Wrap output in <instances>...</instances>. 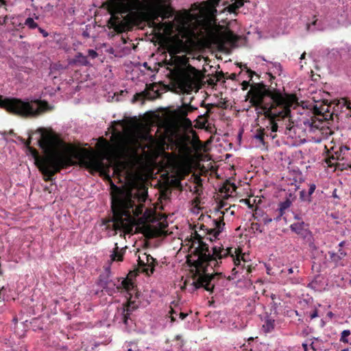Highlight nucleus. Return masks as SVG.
<instances>
[{
	"mask_svg": "<svg viewBox=\"0 0 351 351\" xmlns=\"http://www.w3.org/2000/svg\"><path fill=\"white\" fill-rule=\"evenodd\" d=\"M199 245L195 248L193 254L197 257L193 261L192 266L197 268L199 271L196 280L193 281L192 285L194 290L199 288H204L207 291L213 293L215 289V285L212 284L215 276H222V273L208 274V267L212 268L219 267L221 263V260L232 254V247L224 249L223 245H215L212 247V253L209 250L208 245L203 241L198 242Z\"/></svg>",
	"mask_w": 351,
	"mask_h": 351,
	"instance_id": "1",
	"label": "nucleus"
},
{
	"mask_svg": "<svg viewBox=\"0 0 351 351\" xmlns=\"http://www.w3.org/2000/svg\"><path fill=\"white\" fill-rule=\"evenodd\" d=\"M41 131L40 138L38 141L39 147L44 150L45 155L36 160V166L43 176L46 182H51L54 176L60 173L62 169L67 167L71 163V158L64 152L58 149L60 139L53 132Z\"/></svg>",
	"mask_w": 351,
	"mask_h": 351,
	"instance_id": "2",
	"label": "nucleus"
},
{
	"mask_svg": "<svg viewBox=\"0 0 351 351\" xmlns=\"http://www.w3.org/2000/svg\"><path fill=\"white\" fill-rule=\"evenodd\" d=\"M114 193L111 197V207L113 217L111 221L113 222V228L115 230L130 231L132 230L134 223L132 217L133 215L138 217L143 214L145 196L141 197L142 202L136 205L131 192L125 193L121 188L112 184Z\"/></svg>",
	"mask_w": 351,
	"mask_h": 351,
	"instance_id": "3",
	"label": "nucleus"
},
{
	"mask_svg": "<svg viewBox=\"0 0 351 351\" xmlns=\"http://www.w3.org/2000/svg\"><path fill=\"white\" fill-rule=\"evenodd\" d=\"M0 108L10 113L25 118L37 117L52 108L46 100L3 97L1 95Z\"/></svg>",
	"mask_w": 351,
	"mask_h": 351,
	"instance_id": "4",
	"label": "nucleus"
},
{
	"mask_svg": "<svg viewBox=\"0 0 351 351\" xmlns=\"http://www.w3.org/2000/svg\"><path fill=\"white\" fill-rule=\"evenodd\" d=\"M282 91L275 87H268L264 82L252 83L251 88L247 94V97H250V103L255 110H260V107L265 105L264 99L269 97L276 106L280 105L282 102L280 95Z\"/></svg>",
	"mask_w": 351,
	"mask_h": 351,
	"instance_id": "5",
	"label": "nucleus"
},
{
	"mask_svg": "<svg viewBox=\"0 0 351 351\" xmlns=\"http://www.w3.org/2000/svg\"><path fill=\"white\" fill-rule=\"evenodd\" d=\"M95 283L101 288V291H105L110 296L123 291L130 293L135 288L134 282L128 278H117L112 280L107 275H99Z\"/></svg>",
	"mask_w": 351,
	"mask_h": 351,
	"instance_id": "6",
	"label": "nucleus"
},
{
	"mask_svg": "<svg viewBox=\"0 0 351 351\" xmlns=\"http://www.w3.org/2000/svg\"><path fill=\"white\" fill-rule=\"evenodd\" d=\"M127 301L118 307L114 317V322L118 324L123 325L125 331L130 332L134 330L136 326L134 319L132 317V313L138 308L136 300H132V293H126Z\"/></svg>",
	"mask_w": 351,
	"mask_h": 351,
	"instance_id": "7",
	"label": "nucleus"
},
{
	"mask_svg": "<svg viewBox=\"0 0 351 351\" xmlns=\"http://www.w3.org/2000/svg\"><path fill=\"white\" fill-rule=\"evenodd\" d=\"M139 0H109L108 12L111 16L107 21L109 29H113L118 34L119 25L117 14H128L134 9Z\"/></svg>",
	"mask_w": 351,
	"mask_h": 351,
	"instance_id": "8",
	"label": "nucleus"
},
{
	"mask_svg": "<svg viewBox=\"0 0 351 351\" xmlns=\"http://www.w3.org/2000/svg\"><path fill=\"white\" fill-rule=\"evenodd\" d=\"M239 39V36L230 29L225 31H213L210 32L208 36L210 44L223 52L227 51L228 46L237 47Z\"/></svg>",
	"mask_w": 351,
	"mask_h": 351,
	"instance_id": "9",
	"label": "nucleus"
},
{
	"mask_svg": "<svg viewBox=\"0 0 351 351\" xmlns=\"http://www.w3.org/2000/svg\"><path fill=\"white\" fill-rule=\"evenodd\" d=\"M280 97L282 99V104L279 106H276V103H274L275 109L277 108H282V110L276 112V120H284L286 118L291 117V107L293 103L295 101L296 97L294 95L282 93Z\"/></svg>",
	"mask_w": 351,
	"mask_h": 351,
	"instance_id": "10",
	"label": "nucleus"
},
{
	"mask_svg": "<svg viewBox=\"0 0 351 351\" xmlns=\"http://www.w3.org/2000/svg\"><path fill=\"white\" fill-rule=\"evenodd\" d=\"M223 0H207L204 1L203 3L205 5V8L203 10V14L204 15V20L209 25H217V10L216 7Z\"/></svg>",
	"mask_w": 351,
	"mask_h": 351,
	"instance_id": "11",
	"label": "nucleus"
},
{
	"mask_svg": "<svg viewBox=\"0 0 351 351\" xmlns=\"http://www.w3.org/2000/svg\"><path fill=\"white\" fill-rule=\"evenodd\" d=\"M308 223L302 221L293 223L290 226V228L292 232L300 235L304 241L309 243V245H311L313 237L311 231L308 229Z\"/></svg>",
	"mask_w": 351,
	"mask_h": 351,
	"instance_id": "12",
	"label": "nucleus"
},
{
	"mask_svg": "<svg viewBox=\"0 0 351 351\" xmlns=\"http://www.w3.org/2000/svg\"><path fill=\"white\" fill-rule=\"evenodd\" d=\"M155 86V84H150L147 85L146 90H144L140 93H137L134 95L132 102L134 103L142 99H154L156 97L160 98L161 97V93L158 90H154Z\"/></svg>",
	"mask_w": 351,
	"mask_h": 351,
	"instance_id": "13",
	"label": "nucleus"
},
{
	"mask_svg": "<svg viewBox=\"0 0 351 351\" xmlns=\"http://www.w3.org/2000/svg\"><path fill=\"white\" fill-rule=\"evenodd\" d=\"M187 50L182 40L177 39L174 42L170 43L167 47V51L173 56L178 53H184Z\"/></svg>",
	"mask_w": 351,
	"mask_h": 351,
	"instance_id": "14",
	"label": "nucleus"
},
{
	"mask_svg": "<svg viewBox=\"0 0 351 351\" xmlns=\"http://www.w3.org/2000/svg\"><path fill=\"white\" fill-rule=\"evenodd\" d=\"M214 228L206 229V234L208 235H212L215 237V239H217L218 236L221 233L223 230L225 223L223 221V217L221 216L217 219L213 220Z\"/></svg>",
	"mask_w": 351,
	"mask_h": 351,
	"instance_id": "15",
	"label": "nucleus"
},
{
	"mask_svg": "<svg viewBox=\"0 0 351 351\" xmlns=\"http://www.w3.org/2000/svg\"><path fill=\"white\" fill-rule=\"evenodd\" d=\"M149 26L154 28L158 31L169 30L173 27V23L171 21L161 22L154 19V17L151 15L149 21Z\"/></svg>",
	"mask_w": 351,
	"mask_h": 351,
	"instance_id": "16",
	"label": "nucleus"
},
{
	"mask_svg": "<svg viewBox=\"0 0 351 351\" xmlns=\"http://www.w3.org/2000/svg\"><path fill=\"white\" fill-rule=\"evenodd\" d=\"M119 25L117 28L118 34H121L132 29L133 25V20L131 16L127 14L123 17V20H121L119 16Z\"/></svg>",
	"mask_w": 351,
	"mask_h": 351,
	"instance_id": "17",
	"label": "nucleus"
},
{
	"mask_svg": "<svg viewBox=\"0 0 351 351\" xmlns=\"http://www.w3.org/2000/svg\"><path fill=\"white\" fill-rule=\"evenodd\" d=\"M260 110L263 111V115L269 121V123L276 121V112H273V110H275L274 103L273 101L272 104H266L261 106Z\"/></svg>",
	"mask_w": 351,
	"mask_h": 351,
	"instance_id": "18",
	"label": "nucleus"
},
{
	"mask_svg": "<svg viewBox=\"0 0 351 351\" xmlns=\"http://www.w3.org/2000/svg\"><path fill=\"white\" fill-rule=\"evenodd\" d=\"M90 64L86 56L81 52L77 53L75 57L69 60V65L71 66H88Z\"/></svg>",
	"mask_w": 351,
	"mask_h": 351,
	"instance_id": "19",
	"label": "nucleus"
},
{
	"mask_svg": "<svg viewBox=\"0 0 351 351\" xmlns=\"http://www.w3.org/2000/svg\"><path fill=\"white\" fill-rule=\"evenodd\" d=\"M328 253L330 261L334 263L335 267L340 265V261L347 255L346 252L341 249H339L337 253L333 252Z\"/></svg>",
	"mask_w": 351,
	"mask_h": 351,
	"instance_id": "20",
	"label": "nucleus"
},
{
	"mask_svg": "<svg viewBox=\"0 0 351 351\" xmlns=\"http://www.w3.org/2000/svg\"><path fill=\"white\" fill-rule=\"evenodd\" d=\"M125 250L124 248H122L119 251L117 243H115L114 248L113 249L112 254H110V261H122L123 260V255L125 254Z\"/></svg>",
	"mask_w": 351,
	"mask_h": 351,
	"instance_id": "21",
	"label": "nucleus"
},
{
	"mask_svg": "<svg viewBox=\"0 0 351 351\" xmlns=\"http://www.w3.org/2000/svg\"><path fill=\"white\" fill-rule=\"evenodd\" d=\"M151 15L158 21H159V18H162L163 19L169 18V10L166 8H161L159 10L154 11Z\"/></svg>",
	"mask_w": 351,
	"mask_h": 351,
	"instance_id": "22",
	"label": "nucleus"
},
{
	"mask_svg": "<svg viewBox=\"0 0 351 351\" xmlns=\"http://www.w3.org/2000/svg\"><path fill=\"white\" fill-rule=\"evenodd\" d=\"M265 319V324H263V328L265 332H269L274 328L275 320L268 314L266 315Z\"/></svg>",
	"mask_w": 351,
	"mask_h": 351,
	"instance_id": "23",
	"label": "nucleus"
},
{
	"mask_svg": "<svg viewBox=\"0 0 351 351\" xmlns=\"http://www.w3.org/2000/svg\"><path fill=\"white\" fill-rule=\"evenodd\" d=\"M176 114L180 118H184L187 117L189 113V110L188 108L186 106L185 103H182L181 106H178L177 109L175 110Z\"/></svg>",
	"mask_w": 351,
	"mask_h": 351,
	"instance_id": "24",
	"label": "nucleus"
},
{
	"mask_svg": "<svg viewBox=\"0 0 351 351\" xmlns=\"http://www.w3.org/2000/svg\"><path fill=\"white\" fill-rule=\"evenodd\" d=\"M31 327L34 331H43L44 330V324L39 318H34L30 322Z\"/></svg>",
	"mask_w": 351,
	"mask_h": 351,
	"instance_id": "25",
	"label": "nucleus"
},
{
	"mask_svg": "<svg viewBox=\"0 0 351 351\" xmlns=\"http://www.w3.org/2000/svg\"><path fill=\"white\" fill-rule=\"evenodd\" d=\"M243 5V3L241 0H236L234 3L229 5L227 8L229 12H234L237 10Z\"/></svg>",
	"mask_w": 351,
	"mask_h": 351,
	"instance_id": "26",
	"label": "nucleus"
},
{
	"mask_svg": "<svg viewBox=\"0 0 351 351\" xmlns=\"http://www.w3.org/2000/svg\"><path fill=\"white\" fill-rule=\"evenodd\" d=\"M300 200L302 202L310 204L312 202L313 198L303 189L300 191Z\"/></svg>",
	"mask_w": 351,
	"mask_h": 351,
	"instance_id": "27",
	"label": "nucleus"
},
{
	"mask_svg": "<svg viewBox=\"0 0 351 351\" xmlns=\"http://www.w3.org/2000/svg\"><path fill=\"white\" fill-rule=\"evenodd\" d=\"M264 128H259L256 130V134L253 136V138L258 140L261 143L265 145L264 141Z\"/></svg>",
	"mask_w": 351,
	"mask_h": 351,
	"instance_id": "28",
	"label": "nucleus"
},
{
	"mask_svg": "<svg viewBox=\"0 0 351 351\" xmlns=\"http://www.w3.org/2000/svg\"><path fill=\"white\" fill-rule=\"evenodd\" d=\"M138 269L141 270L142 273L148 274L147 267H146V261H145L141 256L138 257Z\"/></svg>",
	"mask_w": 351,
	"mask_h": 351,
	"instance_id": "29",
	"label": "nucleus"
},
{
	"mask_svg": "<svg viewBox=\"0 0 351 351\" xmlns=\"http://www.w3.org/2000/svg\"><path fill=\"white\" fill-rule=\"evenodd\" d=\"M24 25H27L31 29H34L38 27V23H36L34 20L31 17H28L25 20Z\"/></svg>",
	"mask_w": 351,
	"mask_h": 351,
	"instance_id": "30",
	"label": "nucleus"
},
{
	"mask_svg": "<svg viewBox=\"0 0 351 351\" xmlns=\"http://www.w3.org/2000/svg\"><path fill=\"white\" fill-rule=\"evenodd\" d=\"M158 265V261L156 263H152V261L147 262L146 261V267H147L148 274H146L147 276H150L154 274L155 271V267Z\"/></svg>",
	"mask_w": 351,
	"mask_h": 351,
	"instance_id": "31",
	"label": "nucleus"
},
{
	"mask_svg": "<svg viewBox=\"0 0 351 351\" xmlns=\"http://www.w3.org/2000/svg\"><path fill=\"white\" fill-rule=\"evenodd\" d=\"M234 253L236 254V256L237 258H234V254L232 252V256L231 255H229L228 256H231L233 258V261H234V263L236 266H238L239 265H240L241 263V259L239 258L240 255L242 254L241 251L240 250V249L237 248V249H235V251H234Z\"/></svg>",
	"mask_w": 351,
	"mask_h": 351,
	"instance_id": "32",
	"label": "nucleus"
},
{
	"mask_svg": "<svg viewBox=\"0 0 351 351\" xmlns=\"http://www.w3.org/2000/svg\"><path fill=\"white\" fill-rule=\"evenodd\" d=\"M10 347V351H27L26 345H21L20 343H19L18 344L14 343L13 345H11Z\"/></svg>",
	"mask_w": 351,
	"mask_h": 351,
	"instance_id": "33",
	"label": "nucleus"
},
{
	"mask_svg": "<svg viewBox=\"0 0 351 351\" xmlns=\"http://www.w3.org/2000/svg\"><path fill=\"white\" fill-rule=\"evenodd\" d=\"M190 173V170L187 167H182L180 169L178 177L180 178V179H185V178Z\"/></svg>",
	"mask_w": 351,
	"mask_h": 351,
	"instance_id": "34",
	"label": "nucleus"
},
{
	"mask_svg": "<svg viewBox=\"0 0 351 351\" xmlns=\"http://www.w3.org/2000/svg\"><path fill=\"white\" fill-rule=\"evenodd\" d=\"M91 166L95 169L99 170L104 167V162L101 160L95 159L91 162Z\"/></svg>",
	"mask_w": 351,
	"mask_h": 351,
	"instance_id": "35",
	"label": "nucleus"
},
{
	"mask_svg": "<svg viewBox=\"0 0 351 351\" xmlns=\"http://www.w3.org/2000/svg\"><path fill=\"white\" fill-rule=\"evenodd\" d=\"M350 330H344L341 332L340 341L343 343H348V339L347 337L350 335Z\"/></svg>",
	"mask_w": 351,
	"mask_h": 351,
	"instance_id": "36",
	"label": "nucleus"
},
{
	"mask_svg": "<svg viewBox=\"0 0 351 351\" xmlns=\"http://www.w3.org/2000/svg\"><path fill=\"white\" fill-rule=\"evenodd\" d=\"M291 205V200L289 198H287L284 202H281L279 203V206L281 207V209L286 210L289 208Z\"/></svg>",
	"mask_w": 351,
	"mask_h": 351,
	"instance_id": "37",
	"label": "nucleus"
},
{
	"mask_svg": "<svg viewBox=\"0 0 351 351\" xmlns=\"http://www.w3.org/2000/svg\"><path fill=\"white\" fill-rule=\"evenodd\" d=\"M242 70H245L246 72L248 74V77L250 78V80H252V78L253 77V76L254 75H256V72L251 70L250 69H249L246 64H242V68H241Z\"/></svg>",
	"mask_w": 351,
	"mask_h": 351,
	"instance_id": "38",
	"label": "nucleus"
},
{
	"mask_svg": "<svg viewBox=\"0 0 351 351\" xmlns=\"http://www.w3.org/2000/svg\"><path fill=\"white\" fill-rule=\"evenodd\" d=\"M270 63L274 66L276 70H274L275 73H278V75H280V73L282 71V66L279 62H270Z\"/></svg>",
	"mask_w": 351,
	"mask_h": 351,
	"instance_id": "39",
	"label": "nucleus"
},
{
	"mask_svg": "<svg viewBox=\"0 0 351 351\" xmlns=\"http://www.w3.org/2000/svg\"><path fill=\"white\" fill-rule=\"evenodd\" d=\"M191 239L193 240V243H198L203 239V237L199 234H198L197 231H195Z\"/></svg>",
	"mask_w": 351,
	"mask_h": 351,
	"instance_id": "40",
	"label": "nucleus"
},
{
	"mask_svg": "<svg viewBox=\"0 0 351 351\" xmlns=\"http://www.w3.org/2000/svg\"><path fill=\"white\" fill-rule=\"evenodd\" d=\"M64 69H65V67H64L62 64H61L60 63H56L51 66V70L52 71H53L63 70Z\"/></svg>",
	"mask_w": 351,
	"mask_h": 351,
	"instance_id": "41",
	"label": "nucleus"
},
{
	"mask_svg": "<svg viewBox=\"0 0 351 351\" xmlns=\"http://www.w3.org/2000/svg\"><path fill=\"white\" fill-rule=\"evenodd\" d=\"M316 189V185L314 184V183H312V184H309V189H308V194L312 197V195L313 193L315 192Z\"/></svg>",
	"mask_w": 351,
	"mask_h": 351,
	"instance_id": "42",
	"label": "nucleus"
},
{
	"mask_svg": "<svg viewBox=\"0 0 351 351\" xmlns=\"http://www.w3.org/2000/svg\"><path fill=\"white\" fill-rule=\"evenodd\" d=\"M271 125V130L272 132H276L278 130V125L276 123V121L270 122Z\"/></svg>",
	"mask_w": 351,
	"mask_h": 351,
	"instance_id": "43",
	"label": "nucleus"
},
{
	"mask_svg": "<svg viewBox=\"0 0 351 351\" xmlns=\"http://www.w3.org/2000/svg\"><path fill=\"white\" fill-rule=\"evenodd\" d=\"M183 124L186 127L192 126V121L190 119L187 118V117L182 118Z\"/></svg>",
	"mask_w": 351,
	"mask_h": 351,
	"instance_id": "44",
	"label": "nucleus"
},
{
	"mask_svg": "<svg viewBox=\"0 0 351 351\" xmlns=\"http://www.w3.org/2000/svg\"><path fill=\"white\" fill-rule=\"evenodd\" d=\"M143 256H145L146 261H152V263H156L157 260L153 258L150 254H147L146 253H144Z\"/></svg>",
	"mask_w": 351,
	"mask_h": 351,
	"instance_id": "45",
	"label": "nucleus"
},
{
	"mask_svg": "<svg viewBox=\"0 0 351 351\" xmlns=\"http://www.w3.org/2000/svg\"><path fill=\"white\" fill-rule=\"evenodd\" d=\"M183 179H180V178H178L175 179L174 180V184L176 186V188L178 189H182V184L181 183V180H182Z\"/></svg>",
	"mask_w": 351,
	"mask_h": 351,
	"instance_id": "46",
	"label": "nucleus"
},
{
	"mask_svg": "<svg viewBox=\"0 0 351 351\" xmlns=\"http://www.w3.org/2000/svg\"><path fill=\"white\" fill-rule=\"evenodd\" d=\"M252 84H250V81H246V80H244L243 81V82L241 83V86H242V89L243 90H245L248 88V87L250 86H251Z\"/></svg>",
	"mask_w": 351,
	"mask_h": 351,
	"instance_id": "47",
	"label": "nucleus"
},
{
	"mask_svg": "<svg viewBox=\"0 0 351 351\" xmlns=\"http://www.w3.org/2000/svg\"><path fill=\"white\" fill-rule=\"evenodd\" d=\"M110 274H111L110 266L108 265L105 267L104 272L101 273L100 275H107L108 276V278H110Z\"/></svg>",
	"mask_w": 351,
	"mask_h": 351,
	"instance_id": "48",
	"label": "nucleus"
},
{
	"mask_svg": "<svg viewBox=\"0 0 351 351\" xmlns=\"http://www.w3.org/2000/svg\"><path fill=\"white\" fill-rule=\"evenodd\" d=\"M310 319H313L317 317H318V310L315 308L309 315Z\"/></svg>",
	"mask_w": 351,
	"mask_h": 351,
	"instance_id": "49",
	"label": "nucleus"
},
{
	"mask_svg": "<svg viewBox=\"0 0 351 351\" xmlns=\"http://www.w3.org/2000/svg\"><path fill=\"white\" fill-rule=\"evenodd\" d=\"M37 28H38V29L39 32H40V34H42V35L43 36V37L46 38V37H47V36H49L48 32H47L46 30H45L44 29H43V28L40 27L39 26H38V27H37Z\"/></svg>",
	"mask_w": 351,
	"mask_h": 351,
	"instance_id": "50",
	"label": "nucleus"
},
{
	"mask_svg": "<svg viewBox=\"0 0 351 351\" xmlns=\"http://www.w3.org/2000/svg\"><path fill=\"white\" fill-rule=\"evenodd\" d=\"M289 198L291 200V202H293L296 199V196L294 193H289L287 195L286 199Z\"/></svg>",
	"mask_w": 351,
	"mask_h": 351,
	"instance_id": "51",
	"label": "nucleus"
},
{
	"mask_svg": "<svg viewBox=\"0 0 351 351\" xmlns=\"http://www.w3.org/2000/svg\"><path fill=\"white\" fill-rule=\"evenodd\" d=\"M186 106L188 108L189 110V112H193L196 110H197V107H195L192 105H191V104H185Z\"/></svg>",
	"mask_w": 351,
	"mask_h": 351,
	"instance_id": "52",
	"label": "nucleus"
},
{
	"mask_svg": "<svg viewBox=\"0 0 351 351\" xmlns=\"http://www.w3.org/2000/svg\"><path fill=\"white\" fill-rule=\"evenodd\" d=\"M88 55L92 58H95L97 56V53L93 49H88Z\"/></svg>",
	"mask_w": 351,
	"mask_h": 351,
	"instance_id": "53",
	"label": "nucleus"
},
{
	"mask_svg": "<svg viewBox=\"0 0 351 351\" xmlns=\"http://www.w3.org/2000/svg\"><path fill=\"white\" fill-rule=\"evenodd\" d=\"M252 226L256 228V231H258L259 232H263V230L261 228V225L259 223H252Z\"/></svg>",
	"mask_w": 351,
	"mask_h": 351,
	"instance_id": "54",
	"label": "nucleus"
},
{
	"mask_svg": "<svg viewBox=\"0 0 351 351\" xmlns=\"http://www.w3.org/2000/svg\"><path fill=\"white\" fill-rule=\"evenodd\" d=\"M272 219L271 217H269L268 216H267L266 217L263 218V222L265 224H268L270 222L272 221Z\"/></svg>",
	"mask_w": 351,
	"mask_h": 351,
	"instance_id": "55",
	"label": "nucleus"
},
{
	"mask_svg": "<svg viewBox=\"0 0 351 351\" xmlns=\"http://www.w3.org/2000/svg\"><path fill=\"white\" fill-rule=\"evenodd\" d=\"M187 315H188L187 313H183V312H180L179 313V317L182 320L184 319L187 317Z\"/></svg>",
	"mask_w": 351,
	"mask_h": 351,
	"instance_id": "56",
	"label": "nucleus"
},
{
	"mask_svg": "<svg viewBox=\"0 0 351 351\" xmlns=\"http://www.w3.org/2000/svg\"><path fill=\"white\" fill-rule=\"evenodd\" d=\"M217 75L218 80H220V79L224 77L225 74L222 71H221L217 72Z\"/></svg>",
	"mask_w": 351,
	"mask_h": 351,
	"instance_id": "57",
	"label": "nucleus"
},
{
	"mask_svg": "<svg viewBox=\"0 0 351 351\" xmlns=\"http://www.w3.org/2000/svg\"><path fill=\"white\" fill-rule=\"evenodd\" d=\"M237 74L236 73H232L230 76H229V79L233 80V81H236L237 80Z\"/></svg>",
	"mask_w": 351,
	"mask_h": 351,
	"instance_id": "58",
	"label": "nucleus"
},
{
	"mask_svg": "<svg viewBox=\"0 0 351 351\" xmlns=\"http://www.w3.org/2000/svg\"><path fill=\"white\" fill-rule=\"evenodd\" d=\"M243 132V130L241 129V130H240V131H239V132L238 134L237 138H238L239 142H241V141Z\"/></svg>",
	"mask_w": 351,
	"mask_h": 351,
	"instance_id": "59",
	"label": "nucleus"
},
{
	"mask_svg": "<svg viewBox=\"0 0 351 351\" xmlns=\"http://www.w3.org/2000/svg\"><path fill=\"white\" fill-rule=\"evenodd\" d=\"M223 207V206H219L217 208H215L216 212H220L222 214V216L223 217L225 212L224 211H220V209Z\"/></svg>",
	"mask_w": 351,
	"mask_h": 351,
	"instance_id": "60",
	"label": "nucleus"
},
{
	"mask_svg": "<svg viewBox=\"0 0 351 351\" xmlns=\"http://www.w3.org/2000/svg\"><path fill=\"white\" fill-rule=\"evenodd\" d=\"M310 347H311V348L313 351H317V347H316V346H315V345L314 344V341H313V342L310 344Z\"/></svg>",
	"mask_w": 351,
	"mask_h": 351,
	"instance_id": "61",
	"label": "nucleus"
},
{
	"mask_svg": "<svg viewBox=\"0 0 351 351\" xmlns=\"http://www.w3.org/2000/svg\"><path fill=\"white\" fill-rule=\"evenodd\" d=\"M285 209H281V207L279 206V208H278V214H280V216H282L285 213Z\"/></svg>",
	"mask_w": 351,
	"mask_h": 351,
	"instance_id": "62",
	"label": "nucleus"
},
{
	"mask_svg": "<svg viewBox=\"0 0 351 351\" xmlns=\"http://www.w3.org/2000/svg\"><path fill=\"white\" fill-rule=\"evenodd\" d=\"M302 346L304 349V351H308V347L306 343H303Z\"/></svg>",
	"mask_w": 351,
	"mask_h": 351,
	"instance_id": "63",
	"label": "nucleus"
},
{
	"mask_svg": "<svg viewBox=\"0 0 351 351\" xmlns=\"http://www.w3.org/2000/svg\"><path fill=\"white\" fill-rule=\"evenodd\" d=\"M332 197L334 198L339 199V196L337 195V189H335L332 191Z\"/></svg>",
	"mask_w": 351,
	"mask_h": 351,
	"instance_id": "64",
	"label": "nucleus"
}]
</instances>
